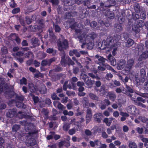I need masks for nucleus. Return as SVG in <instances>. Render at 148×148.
<instances>
[{
	"label": "nucleus",
	"mask_w": 148,
	"mask_h": 148,
	"mask_svg": "<svg viewBox=\"0 0 148 148\" xmlns=\"http://www.w3.org/2000/svg\"><path fill=\"white\" fill-rule=\"evenodd\" d=\"M26 131L28 132H36L38 133V130H36L35 128L31 126H28L25 129Z\"/></svg>",
	"instance_id": "27"
},
{
	"label": "nucleus",
	"mask_w": 148,
	"mask_h": 148,
	"mask_svg": "<svg viewBox=\"0 0 148 148\" xmlns=\"http://www.w3.org/2000/svg\"><path fill=\"white\" fill-rule=\"evenodd\" d=\"M44 26L38 25H35V27H34V29H33V31L35 32H36L37 29L38 30H41L42 31V29L44 28Z\"/></svg>",
	"instance_id": "44"
},
{
	"label": "nucleus",
	"mask_w": 148,
	"mask_h": 148,
	"mask_svg": "<svg viewBox=\"0 0 148 148\" xmlns=\"http://www.w3.org/2000/svg\"><path fill=\"white\" fill-rule=\"evenodd\" d=\"M37 91H39L41 94H45L47 92V89L46 87L43 84L41 88L40 89L38 88V90Z\"/></svg>",
	"instance_id": "35"
},
{
	"label": "nucleus",
	"mask_w": 148,
	"mask_h": 148,
	"mask_svg": "<svg viewBox=\"0 0 148 148\" xmlns=\"http://www.w3.org/2000/svg\"><path fill=\"white\" fill-rule=\"evenodd\" d=\"M16 106L18 108H20L25 109L26 108V106L23 102H16Z\"/></svg>",
	"instance_id": "31"
},
{
	"label": "nucleus",
	"mask_w": 148,
	"mask_h": 148,
	"mask_svg": "<svg viewBox=\"0 0 148 148\" xmlns=\"http://www.w3.org/2000/svg\"><path fill=\"white\" fill-rule=\"evenodd\" d=\"M34 76L36 78H39V77L43 78L44 77V75L40 73L39 71H38L34 74Z\"/></svg>",
	"instance_id": "40"
},
{
	"label": "nucleus",
	"mask_w": 148,
	"mask_h": 148,
	"mask_svg": "<svg viewBox=\"0 0 148 148\" xmlns=\"http://www.w3.org/2000/svg\"><path fill=\"white\" fill-rule=\"evenodd\" d=\"M53 70L55 72H58L62 71L63 70V68L60 66V65H56Z\"/></svg>",
	"instance_id": "46"
},
{
	"label": "nucleus",
	"mask_w": 148,
	"mask_h": 148,
	"mask_svg": "<svg viewBox=\"0 0 148 148\" xmlns=\"http://www.w3.org/2000/svg\"><path fill=\"white\" fill-rule=\"evenodd\" d=\"M101 95H103L105 93V89L104 87L102 86L99 90Z\"/></svg>",
	"instance_id": "61"
},
{
	"label": "nucleus",
	"mask_w": 148,
	"mask_h": 148,
	"mask_svg": "<svg viewBox=\"0 0 148 148\" xmlns=\"http://www.w3.org/2000/svg\"><path fill=\"white\" fill-rule=\"evenodd\" d=\"M38 133H37L35 132H28L27 133L26 136V140H29V139L32 138L33 134H37Z\"/></svg>",
	"instance_id": "37"
},
{
	"label": "nucleus",
	"mask_w": 148,
	"mask_h": 148,
	"mask_svg": "<svg viewBox=\"0 0 148 148\" xmlns=\"http://www.w3.org/2000/svg\"><path fill=\"white\" fill-rule=\"evenodd\" d=\"M49 34L50 38L53 40H55L56 38V36L52 30L49 31Z\"/></svg>",
	"instance_id": "43"
},
{
	"label": "nucleus",
	"mask_w": 148,
	"mask_h": 148,
	"mask_svg": "<svg viewBox=\"0 0 148 148\" xmlns=\"http://www.w3.org/2000/svg\"><path fill=\"white\" fill-rule=\"evenodd\" d=\"M89 96L90 98L92 100L98 101L99 99V97L95 94L90 93L89 94Z\"/></svg>",
	"instance_id": "39"
},
{
	"label": "nucleus",
	"mask_w": 148,
	"mask_h": 148,
	"mask_svg": "<svg viewBox=\"0 0 148 148\" xmlns=\"http://www.w3.org/2000/svg\"><path fill=\"white\" fill-rule=\"evenodd\" d=\"M86 84L88 88H91L92 85V83L91 80H89L88 79L86 81Z\"/></svg>",
	"instance_id": "59"
},
{
	"label": "nucleus",
	"mask_w": 148,
	"mask_h": 148,
	"mask_svg": "<svg viewBox=\"0 0 148 148\" xmlns=\"http://www.w3.org/2000/svg\"><path fill=\"white\" fill-rule=\"evenodd\" d=\"M114 30L116 32H118L121 31L123 29L122 26L120 24H115V25L114 27Z\"/></svg>",
	"instance_id": "23"
},
{
	"label": "nucleus",
	"mask_w": 148,
	"mask_h": 148,
	"mask_svg": "<svg viewBox=\"0 0 148 148\" xmlns=\"http://www.w3.org/2000/svg\"><path fill=\"white\" fill-rule=\"evenodd\" d=\"M72 139L74 142H79L81 140V138H77L75 136H73L72 137Z\"/></svg>",
	"instance_id": "64"
},
{
	"label": "nucleus",
	"mask_w": 148,
	"mask_h": 148,
	"mask_svg": "<svg viewBox=\"0 0 148 148\" xmlns=\"http://www.w3.org/2000/svg\"><path fill=\"white\" fill-rule=\"evenodd\" d=\"M75 0H66L64 2L65 6H72L74 3Z\"/></svg>",
	"instance_id": "24"
},
{
	"label": "nucleus",
	"mask_w": 148,
	"mask_h": 148,
	"mask_svg": "<svg viewBox=\"0 0 148 148\" xmlns=\"http://www.w3.org/2000/svg\"><path fill=\"white\" fill-rule=\"evenodd\" d=\"M140 18L143 20H145L146 18V15L145 12L143 11L140 12Z\"/></svg>",
	"instance_id": "48"
},
{
	"label": "nucleus",
	"mask_w": 148,
	"mask_h": 148,
	"mask_svg": "<svg viewBox=\"0 0 148 148\" xmlns=\"http://www.w3.org/2000/svg\"><path fill=\"white\" fill-rule=\"evenodd\" d=\"M70 25V27L72 29H75L76 27V22H75V20L74 19H69L68 20Z\"/></svg>",
	"instance_id": "16"
},
{
	"label": "nucleus",
	"mask_w": 148,
	"mask_h": 148,
	"mask_svg": "<svg viewBox=\"0 0 148 148\" xmlns=\"http://www.w3.org/2000/svg\"><path fill=\"white\" fill-rule=\"evenodd\" d=\"M125 63V60L121 59L117 62V67L118 69L121 70L123 68Z\"/></svg>",
	"instance_id": "13"
},
{
	"label": "nucleus",
	"mask_w": 148,
	"mask_h": 148,
	"mask_svg": "<svg viewBox=\"0 0 148 148\" xmlns=\"http://www.w3.org/2000/svg\"><path fill=\"white\" fill-rule=\"evenodd\" d=\"M128 144L129 148H138L136 144L134 141L130 140L128 142Z\"/></svg>",
	"instance_id": "22"
},
{
	"label": "nucleus",
	"mask_w": 148,
	"mask_h": 148,
	"mask_svg": "<svg viewBox=\"0 0 148 148\" xmlns=\"http://www.w3.org/2000/svg\"><path fill=\"white\" fill-rule=\"evenodd\" d=\"M134 43V42L132 39L129 38L125 42V47L127 48L130 47L132 46Z\"/></svg>",
	"instance_id": "17"
},
{
	"label": "nucleus",
	"mask_w": 148,
	"mask_h": 148,
	"mask_svg": "<svg viewBox=\"0 0 148 148\" xmlns=\"http://www.w3.org/2000/svg\"><path fill=\"white\" fill-rule=\"evenodd\" d=\"M51 97L53 100H60V98L57 96L55 92H53L51 94Z\"/></svg>",
	"instance_id": "47"
},
{
	"label": "nucleus",
	"mask_w": 148,
	"mask_h": 148,
	"mask_svg": "<svg viewBox=\"0 0 148 148\" xmlns=\"http://www.w3.org/2000/svg\"><path fill=\"white\" fill-rule=\"evenodd\" d=\"M58 50L62 51L65 50L69 47V44L68 40L66 39H63L62 41H60L58 43Z\"/></svg>",
	"instance_id": "1"
},
{
	"label": "nucleus",
	"mask_w": 148,
	"mask_h": 148,
	"mask_svg": "<svg viewBox=\"0 0 148 148\" xmlns=\"http://www.w3.org/2000/svg\"><path fill=\"white\" fill-rule=\"evenodd\" d=\"M15 98L16 100L23 101L24 100V97L22 95L19 96L18 94H16V95Z\"/></svg>",
	"instance_id": "57"
},
{
	"label": "nucleus",
	"mask_w": 148,
	"mask_h": 148,
	"mask_svg": "<svg viewBox=\"0 0 148 148\" xmlns=\"http://www.w3.org/2000/svg\"><path fill=\"white\" fill-rule=\"evenodd\" d=\"M148 58V50L143 52L140 56V59L144 60Z\"/></svg>",
	"instance_id": "26"
},
{
	"label": "nucleus",
	"mask_w": 148,
	"mask_h": 148,
	"mask_svg": "<svg viewBox=\"0 0 148 148\" xmlns=\"http://www.w3.org/2000/svg\"><path fill=\"white\" fill-rule=\"evenodd\" d=\"M134 60L133 58L130 59L127 61L126 67L129 69L130 70L132 68L134 64Z\"/></svg>",
	"instance_id": "19"
},
{
	"label": "nucleus",
	"mask_w": 148,
	"mask_h": 148,
	"mask_svg": "<svg viewBox=\"0 0 148 148\" xmlns=\"http://www.w3.org/2000/svg\"><path fill=\"white\" fill-rule=\"evenodd\" d=\"M75 32L76 35H77L78 38L79 39L80 42H83V40L85 39V33L82 32L81 29H75Z\"/></svg>",
	"instance_id": "2"
},
{
	"label": "nucleus",
	"mask_w": 148,
	"mask_h": 148,
	"mask_svg": "<svg viewBox=\"0 0 148 148\" xmlns=\"http://www.w3.org/2000/svg\"><path fill=\"white\" fill-rule=\"evenodd\" d=\"M1 51L3 54H5L8 52V50L7 47L4 46L1 49Z\"/></svg>",
	"instance_id": "56"
},
{
	"label": "nucleus",
	"mask_w": 148,
	"mask_h": 148,
	"mask_svg": "<svg viewBox=\"0 0 148 148\" xmlns=\"http://www.w3.org/2000/svg\"><path fill=\"white\" fill-rule=\"evenodd\" d=\"M136 23L140 27H142L144 25H145V23H144V21L141 20H139Z\"/></svg>",
	"instance_id": "51"
},
{
	"label": "nucleus",
	"mask_w": 148,
	"mask_h": 148,
	"mask_svg": "<svg viewBox=\"0 0 148 148\" xmlns=\"http://www.w3.org/2000/svg\"><path fill=\"white\" fill-rule=\"evenodd\" d=\"M97 36V34L94 32H92L90 34H86L85 33V39L83 40V42L86 41H91L93 40Z\"/></svg>",
	"instance_id": "5"
},
{
	"label": "nucleus",
	"mask_w": 148,
	"mask_h": 148,
	"mask_svg": "<svg viewBox=\"0 0 148 148\" xmlns=\"http://www.w3.org/2000/svg\"><path fill=\"white\" fill-rule=\"evenodd\" d=\"M108 10V11L106 14V16L110 19H113L114 17V13L110 11V10Z\"/></svg>",
	"instance_id": "29"
},
{
	"label": "nucleus",
	"mask_w": 148,
	"mask_h": 148,
	"mask_svg": "<svg viewBox=\"0 0 148 148\" xmlns=\"http://www.w3.org/2000/svg\"><path fill=\"white\" fill-rule=\"evenodd\" d=\"M39 40L37 38L33 37L31 39V43L34 47H37L39 45Z\"/></svg>",
	"instance_id": "18"
},
{
	"label": "nucleus",
	"mask_w": 148,
	"mask_h": 148,
	"mask_svg": "<svg viewBox=\"0 0 148 148\" xmlns=\"http://www.w3.org/2000/svg\"><path fill=\"white\" fill-rule=\"evenodd\" d=\"M4 131H0V145H3L4 143V140L2 137L4 136Z\"/></svg>",
	"instance_id": "38"
},
{
	"label": "nucleus",
	"mask_w": 148,
	"mask_h": 148,
	"mask_svg": "<svg viewBox=\"0 0 148 148\" xmlns=\"http://www.w3.org/2000/svg\"><path fill=\"white\" fill-rule=\"evenodd\" d=\"M140 73L141 77L145 79L146 74L145 70L143 68L141 69L140 70Z\"/></svg>",
	"instance_id": "41"
},
{
	"label": "nucleus",
	"mask_w": 148,
	"mask_h": 148,
	"mask_svg": "<svg viewBox=\"0 0 148 148\" xmlns=\"http://www.w3.org/2000/svg\"><path fill=\"white\" fill-rule=\"evenodd\" d=\"M70 127V125L69 123H66L63 125V130L64 131H67Z\"/></svg>",
	"instance_id": "49"
},
{
	"label": "nucleus",
	"mask_w": 148,
	"mask_h": 148,
	"mask_svg": "<svg viewBox=\"0 0 148 148\" xmlns=\"http://www.w3.org/2000/svg\"><path fill=\"white\" fill-rule=\"evenodd\" d=\"M16 113L15 108L9 109L6 112V116L7 118H12L16 116Z\"/></svg>",
	"instance_id": "8"
},
{
	"label": "nucleus",
	"mask_w": 148,
	"mask_h": 148,
	"mask_svg": "<svg viewBox=\"0 0 148 148\" xmlns=\"http://www.w3.org/2000/svg\"><path fill=\"white\" fill-rule=\"evenodd\" d=\"M88 43L86 44V47L87 48L89 49H91L93 48L92 47V43L90 41H88Z\"/></svg>",
	"instance_id": "63"
},
{
	"label": "nucleus",
	"mask_w": 148,
	"mask_h": 148,
	"mask_svg": "<svg viewBox=\"0 0 148 148\" xmlns=\"http://www.w3.org/2000/svg\"><path fill=\"white\" fill-rule=\"evenodd\" d=\"M101 84V83L100 81L98 80L95 82V86L94 87V90L98 92L99 91L98 88L100 87Z\"/></svg>",
	"instance_id": "33"
},
{
	"label": "nucleus",
	"mask_w": 148,
	"mask_h": 148,
	"mask_svg": "<svg viewBox=\"0 0 148 148\" xmlns=\"http://www.w3.org/2000/svg\"><path fill=\"white\" fill-rule=\"evenodd\" d=\"M27 140H28V143H29L30 146H32L36 145V141L35 138H31Z\"/></svg>",
	"instance_id": "30"
},
{
	"label": "nucleus",
	"mask_w": 148,
	"mask_h": 148,
	"mask_svg": "<svg viewBox=\"0 0 148 148\" xmlns=\"http://www.w3.org/2000/svg\"><path fill=\"white\" fill-rule=\"evenodd\" d=\"M123 93L129 97H132V93H134L133 89L127 84L125 85V88H123Z\"/></svg>",
	"instance_id": "4"
},
{
	"label": "nucleus",
	"mask_w": 148,
	"mask_h": 148,
	"mask_svg": "<svg viewBox=\"0 0 148 148\" xmlns=\"http://www.w3.org/2000/svg\"><path fill=\"white\" fill-rule=\"evenodd\" d=\"M92 116V110L90 108L87 109L86 115V123L87 124L91 120Z\"/></svg>",
	"instance_id": "10"
},
{
	"label": "nucleus",
	"mask_w": 148,
	"mask_h": 148,
	"mask_svg": "<svg viewBox=\"0 0 148 148\" xmlns=\"http://www.w3.org/2000/svg\"><path fill=\"white\" fill-rule=\"evenodd\" d=\"M109 99L112 101H114L116 97V95L114 92H109L108 94Z\"/></svg>",
	"instance_id": "20"
},
{
	"label": "nucleus",
	"mask_w": 148,
	"mask_h": 148,
	"mask_svg": "<svg viewBox=\"0 0 148 148\" xmlns=\"http://www.w3.org/2000/svg\"><path fill=\"white\" fill-rule=\"evenodd\" d=\"M106 60V59L102 57H101L98 60V61H96V62L98 64H104L105 61Z\"/></svg>",
	"instance_id": "34"
},
{
	"label": "nucleus",
	"mask_w": 148,
	"mask_h": 148,
	"mask_svg": "<svg viewBox=\"0 0 148 148\" xmlns=\"http://www.w3.org/2000/svg\"><path fill=\"white\" fill-rule=\"evenodd\" d=\"M124 88L123 86H121L119 88H117L115 90L116 92L117 93H120L121 92L123 93V88Z\"/></svg>",
	"instance_id": "62"
},
{
	"label": "nucleus",
	"mask_w": 148,
	"mask_h": 148,
	"mask_svg": "<svg viewBox=\"0 0 148 148\" xmlns=\"http://www.w3.org/2000/svg\"><path fill=\"white\" fill-rule=\"evenodd\" d=\"M107 58L112 65L115 66L116 64V59L111 54L108 55L107 56Z\"/></svg>",
	"instance_id": "12"
},
{
	"label": "nucleus",
	"mask_w": 148,
	"mask_h": 148,
	"mask_svg": "<svg viewBox=\"0 0 148 148\" xmlns=\"http://www.w3.org/2000/svg\"><path fill=\"white\" fill-rule=\"evenodd\" d=\"M52 71V70H50L49 71V76L51 77L52 79H53L55 81H57L60 79V77L62 76V74H58L54 75H52L50 74V72Z\"/></svg>",
	"instance_id": "15"
},
{
	"label": "nucleus",
	"mask_w": 148,
	"mask_h": 148,
	"mask_svg": "<svg viewBox=\"0 0 148 148\" xmlns=\"http://www.w3.org/2000/svg\"><path fill=\"white\" fill-rule=\"evenodd\" d=\"M20 128L19 125H14L12 127V131L13 132H16Z\"/></svg>",
	"instance_id": "54"
},
{
	"label": "nucleus",
	"mask_w": 148,
	"mask_h": 148,
	"mask_svg": "<svg viewBox=\"0 0 148 148\" xmlns=\"http://www.w3.org/2000/svg\"><path fill=\"white\" fill-rule=\"evenodd\" d=\"M134 7L135 11L137 13L140 12L142 10V9L140 8L139 4L138 3H135Z\"/></svg>",
	"instance_id": "25"
},
{
	"label": "nucleus",
	"mask_w": 148,
	"mask_h": 148,
	"mask_svg": "<svg viewBox=\"0 0 148 148\" xmlns=\"http://www.w3.org/2000/svg\"><path fill=\"white\" fill-rule=\"evenodd\" d=\"M56 58L55 57H53L48 60H44L42 61L41 65L42 66H50L53 62L55 61Z\"/></svg>",
	"instance_id": "7"
},
{
	"label": "nucleus",
	"mask_w": 148,
	"mask_h": 148,
	"mask_svg": "<svg viewBox=\"0 0 148 148\" xmlns=\"http://www.w3.org/2000/svg\"><path fill=\"white\" fill-rule=\"evenodd\" d=\"M141 121L145 123H148V119L144 116H141L140 117Z\"/></svg>",
	"instance_id": "58"
},
{
	"label": "nucleus",
	"mask_w": 148,
	"mask_h": 148,
	"mask_svg": "<svg viewBox=\"0 0 148 148\" xmlns=\"http://www.w3.org/2000/svg\"><path fill=\"white\" fill-rule=\"evenodd\" d=\"M140 18V15L135 13L132 14V19L134 20H136Z\"/></svg>",
	"instance_id": "55"
},
{
	"label": "nucleus",
	"mask_w": 148,
	"mask_h": 148,
	"mask_svg": "<svg viewBox=\"0 0 148 148\" xmlns=\"http://www.w3.org/2000/svg\"><path fill=\"white\" fill-rule=\"evenodd\" d=\"M113 7L115 8L114 5H107L105 3L101 2L100 3V6L98 8L101 11H104L106 10H110L111 9H109V8L110 7Z\"/></svg>",
	"instance_id": "6"
},
{
	"label": "nucleus",
	"mask_w": 148,
	"mask_h": 148,
	"mask_svg": "<svg viewBox=\"0 0 148 148\" xmlns=\"http://www.w3.org/2000/svg\"><path fill=\"white\" fill-rule=\"evenodd\" d=\"M113 37L114 38V42H116L114 43V46H117V44H118L117 47H119L118 46L120 45L119 44H120V43L119 42H117V41L121 39V35L119 34H114Z\"/></svg>",
	"instance_id": "14"
},
{
	"label": "nucleus",
	"mask_w": 148,
	"mask_h": 148,
	"mask_svg": "<svg viewBox=\"0 0 148 148\" xmlns=\"http://www.w3.org/2000/svg\"><path fill=\"white\" fill-rule=\"evenodd\" d=\"M80 76L81 78L84 82L86 81L87 79H88V76L86 75L84 73H82Z\"/></svg>",
	"instance_id": "50"
},
{
	"label": "nucleus",
	"mask_w": 148,
	"mask_h": 148,
	"mask_svg": "<svg viewBox=\"0 0 148 148\" xmlns=\"http://www.w3.org/2000/svg\"><path fill=\"white\" fill-rule=\"evenodd\" d=\"M28 87L31 92L30 93H34L38 90V88H37V86L34 85V84L32 82L28 83Z\"/></svg>",
	"instance_id": "11"
},
{
	"label": "nucleus",
	"mask_w": 148,
	"mask_h": 148,
	"mask_svg": "<svg viewBox=\"0 0 148 148\" xmlns=\"http://www.w3.org/2000/svg\"><path fill=\"white\" fill-rule=\"evenodd\" d=\"M46 52L48 53H52L53 56H55L56 53V51L54 50L53 48H49L46 50Z\"/></svg>",
	"instance_id": "42"
},
{
	"label": "nucleus",
	"mask_w": 148,
	"mask_h": 148,
	"mask_svg": "<svg viewBox=\"0 0 148 148\" xmlns=\"http://www.w3.org/2000/svg\"><path fill=\"white\" fill-rule=\"evenodd\" d=\"M139 27L136 23H135L132 25V28L133 31L136 33L137 34L140 31Z\"/></svg>",
	"instance_id": "21"
},
{
	"label": "nucleus",
	"mask_w": 148,
	"mask_h": 148,
	"mask_svg": "<svg viewBox=\"0 0 148 148\" xmlns=\"http://www.w3.org/2000/svg\"><path fill=\"white\" fill-rule=\"evenodd\" d=\"M103 117L101 113L98 112L95 113L93 115V118L95 122L98 123L101 122V119Z\"/></svg>",
	"instance_id": "9"
},
{
	"label": "nucleus",
	"mask_w": 148,
	"mask_h": 148,
	"mask_svg": "<svg viewBox=\"0 0 148 148\" xmlns=\"http://www.w3.org/2000/svg\"><path fill=\"white\" fill-rule=\"evenodd\" d=\"M20 85H26L27 84V79L25 77H23L21 79H20Z\"/></svg>",
	"instance_id": "45"
},
{
	"label": "nucleus",
	"mask_w": 148,
	"mask_h": 148,
	"mask_svg": "<svg viewBox=\"0 0 148 148\" xmlns=\"http://www.w3.org/2000/svg\"><path fill=\"white\" fill-rule=\"evenodd\" d=\"M67 63L69 66L70 65L73 66L75 64L74 62L69 57L67 58Z\"/></svg>",
	"instance_id": "53"
},
{
	"label": "nucleus",
	"mask_w": 148,
	"mask_h": 148,
	"mask_svg": "<svg viewBox=\"0 0 148 148\" xmlns=\"http://www.w3.org/2000/svg\"><path fill=\"white\" fill-rule=\"evenodd\" d=\"M68 81L66 80L65 81L63 86V90L64 91H66L67 89L68 88Z\"/></svg>",
	"instance_id": "60"
},
{
	"label": "nucleus",
	"mask_w": 148,
	"mask_h": 148,
	"mask_svg": "<svg viewBox=\"0 0 148 148\" xmlns=\"http://www.w3.org/2000/svg\"><path fill=\"white\" fill-rule=\"evenodd\" d=\"M126 110L128 113L133 115H136L138 111L136 107L133 105H130L127 107Z\"/></svg>",
	"instance_id": "3"
},
{
	"label": "nucleus",
	"mask_w": 148,
	"mask_h": 148,
	"mask_svg": "<svg viewBox=\"0 0 148 148\" xmlns=\"http://www.w3.org/2000/svg\"><path fill=\"white\" fill-rule=\"evenodd\" d=\"M29 95L32 97L34 103H37L38 102V96H35L34 93H30Z\"/></svg>",
	"instance_id": "36"
},
{
	"label": "nucleus",
	"mask_w": 148,
	"mask_h": 148,
	"mask_svg": "<svg viewBox=\"0 0 148 148\" xmlns=\"http://www.w3.org/2000/svg\"><path fill=\"white\" fill-rule=\"evenodd\" d=\"M53 27L56 33H59L61 30L60 27L58 24H55L54 23H53Z\"/></svg>",
	"instance_id": "28"
},
{
	"label": "nucleus",
	"mask_w": 148,
	"mask_h": 148,
	"mask_svg": "<svg viewBox=\"0 0 148 148\" xmlns=\"http://www.w3.org/2000/svg\"><path fill=\"white\" fill-rule=\"evenodd\" d=\"M68 88L69 89H72L75 90L76 88V84L70 81L68 85Z\"/></svg>",
	"instance_id": "32"
},
{
	"label": "nucleus",
	"mask_w": 148,
	"mask_h": 148,
	"mask_svg": "<svg viewBox=\"0 0 148 148\" xmlns=\"http://www.w3.org/2000/svg\"><path fill=\"white\" fill-rule=\"evenodd\" d=\"M107 41L109 44L113 42L114 41L113 37L109 36L107 39Z\"/></svg>",
	"instance_id": "52"
}]
</instances>
